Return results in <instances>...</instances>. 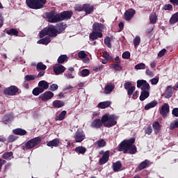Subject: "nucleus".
Returning a JSON list of instances; mask_svg holds the SVG:
<instances>
[{
  "label": "nucleus",
  "instance_id": "obj_1",
  "mask_svg": "<svg viewBox=\"0 0 178 178\" xmlns=\"http://www.w3.org/2000/svg\"><path fill=\"white\" fill-rule=\"evenodd\" d=\"M118 119H119V116L115 114L106 113L102 115V122L104 127H107L108 129H111V127H113V126H116L118 124Z\"/></svg>",
  "mask_w": 178,
  "mask_h": 178
},
{
  "label": "nucleus",
  "instance_id": "obj_2",
  "mask_svg": "<svg viewBox=\"0 0 178 178\" xmlns=\"http://www.w3.org/2000/svg\"><path fill=\"white\" fill-rule=\"evenodd\" d=\"M39 144H41V137L38 136L28 140L21 148L23 151H29V149H33V148L37 147Z\"/></svg>",
  "mask_w": 178,
  "mask_h": 178
},
{
  "label": "nucleus",
  "instance_id": "obj_3",
  "mask_svg": "<svg viewBox=\"0 0 178 178\" xmlns=\"http://www.w3.org/2000/svg\"><path fill=\"white\" fill-rule=\"evenodd\" d=\"M26 3L30 9H42L47 3V0H26Z\"/></svg>",
  "mask_w": 178,
  "mask_h": 178
},
{
  "label": "nucleus",
  "instance_id": "obj_4",
  "mask_svg": "<svg viewBox=\"0 0 178 178\" xmlns=\"http://www.w3.org/2000/svg\"><path fill=\"white\" fill-rule=\"evenodd\" d=\"M45 35H49V37H56L58 35V31L55 26L50 25L48 27H45L40 32V38H43Z\"/></svg>",
  "mask_w": 178,
  "mask_h": 178
},
{
  "label": "nucleus",
  "instance_id": "obj_5",
  "mask_svg": "<svg viewBox=\"0 0 178 178\" xmlns=\"http://www.w3.org/2000/svg\"><path fill=\"white\" fill-rule=\"evenodd\" d=\"M124 88L127 91V95L129 97H131L135 99L137 98V95H138V91H136V86H133V83L130 81L125 82L124 83ZM134 91H136L134 92Z\"/></svg>",
  "mask_w": 178,
  "mask_h": 178
},
{
  "label": "nucleus",
  "instance_id": "obj_6",
  "mask_svg": "<svg viewBox=\"0 0 178 178\" xmlns=\"http://www.w3.org/2000/svg\"><path fill=\"white\" fill-rule=\"evenodd\" d=\"M4 95L8 97H15V95H17V94H20L22 90L16 86H10L8 88H6L3 91Z\"/></svg>",
  "mask_w": 178,
  "mask_h": 178
},
{
  "label": "nucleus",
  "instance_id": "obj_7",
  "mask_svg": "<svg viewBox=\"0 0 178 178\" xmlns=\"http://www.w3.org/2000/svg\"><path fill=\"white\" fill-rule=\"evenodd\" d=\"M47 19H48L49 23H58L60 22L59 13H56L54 10H51L45 14Z\"/></svg>",
  "mask_w": 178,
  "mask_h": 178
},
{
  "label": "nucleus",
  "instance_id": "obj_8",
  "mask_svg": "<svg viewBox=\"0 0 178 178\" xmlns=\"http://www.w3.org/2000/svg\"><path fill=\"white\" fill-rule=\"evenodd\" d=\"M137 88H141L142 91H149V83L145 80H138L137 81Z\"/></svg>",
  "mask_w": 178,
  "mask_h": 178
},
{
  "label": "nucleus",
  "instance_id": "obj_9",
  "mask_svg": "<svg viewBox=\"0 0 178 178\" xmlns=\"http://www.w3.org/2000/svg\"><path fill=\"white\" fill-rule=\"evenodd\" d=\"M66 70V67L63 66L62 64H56L53 67V72L55 73L56 76H59V74H63L65 71Z\"/></svg>",
  "mask_w": 178,
  "mask_h": 178
},
{
  "label": "nucleus",
  "instance_id": "obj_10",
  "mask_svg": "<svg viewBox=\"0 0 178 178\" xmlns=\"http://www.w3.org/2000/svg\"><path fill=\"white\" fill-rule=\"evenodd\" d=\"M60 15V22H63V20H69L72 19V16H73V11L67 10L63 11L59 13Z\"/></svg>",
  "mask_w": 178,
  "mask_h": 178
},
{
  "label": "nucleus",
  "instance_id": "obj_11",
  "mask_svg": "<svg viewBox=\"0 0 178 178\" xmlns=\"http://www.w3.org/2000/svg\"><path fill=\"white\" fill-rule=\"evenodd\" d=\"M169 112H170V107L169 106V104L164 103V104L161 107L160 115H161V116L163 118H166Z\"/></svg>",
  "mask_w": 178,
  "mask_h": 178
},
{
  "label": "nucleus",
  "instance_id": "obj_12",
  "mask_svg": "<svg viewBox=\"0 0 178 178\" xmlns=\"http://www.w3.org/2000/svg\"><path fill=\"white\" fill-rule=\"evenodd\" d=\"M76 143H81L83 140H86V134L83 131H77L74 136Z\"/></svg>",
  "mask_w": 178,
  "mask_h": 178
},
{
  "label": "nucleus",
  "instance_id": "obj_13",
  "mask_svg": "<svg viewBox=\"0 0 178 178\" xmlns=\"http://www.w3.org/2000/svg\"><path fill=\"white\" fill-rule=\"evenodd\" d=\"M104 126V122H102V119H95L90 124V127L92 129H101Z\"/></svg>",
  "mask_w": 178,
  "mask_h": 178
},
{
  "label": "nucleus",
  "instance_id": "obj_14",
  "mask_svg": "<svg viewBox=\"0 0 178 178\" xmlns=\"http://www.w3.org/2000/svg\"><path fill=\"white\" fill-rule=\"evenodd\" d=\"M130 146L126 143L125 140H123L118 146V151L120 152H123V154H127L129 152V149Z\"/></svg>",
  "mask_w": 178,
  "mask_h": 178
},
{
  "label": "nucleus",
  "instance_id": "obj_15",
  "mask_svg": "<svg viewBox=\"0 0 178 178\" xmlns=\"http://www.w3.org/2000/svg\"><path fill=\"white\" fill-rule=\"evenodd\" d=\"M134 15H136V10L133 9L127 10L124 13V19L129 22L134 17Z\"/></svg>",
  "mask_w": 178,
  "mask_h": 178
},
{
  "label": "nucleus",
  "instance_id": "obj_16",
  "mask_svg": "<svg viewBox=\"0 0 178 178\" xmlns=\"http://www.w3.org/2000/svg\"><path fill=\"white\" fill-rule=\"evenodd\" d=\"M40 98L42 101L47 102V101H49L51 98H54V92L51 91H47L44 93L40 95Z\"/></svg>",
  "mask_w": 178,
  "mask_h": 178
},
{
  "label": "nucleus",
  "instance_id": "obj_17",
  "mask_svg": "<svg viewBox=\"0 0 178 178\" xmlns=\"http://www.w3.org/2000/svg\"><path fill=\"white\" fill-rule=\"evenodd\" d=\"M102 37H104L102 32H98L97 31H93L89 35V38L90 40H92V41H95V40H97L98 38H102Z\"/></svg>",
  "mask_w": 178,
  "mask_h": 178
},
{
  "label": "nucleus",
  "instance_id": "obj_18",
  "mask_svg": "<svg viewBox=\"0 0 178 178\" xmlns=\"http://www.w3.org/2000/svg\"><path fill=\"white\" fill-rule=\"evenodd\" d=\"M109 161V151H106L99 160V165H105Z\"/></svg>",
  "mask_w": 178,
  "mask_h": 178
},
{
  "label": "nucleus",
  "instance_id": "obj_19",
  "mask_svg": "<svg viewBox=\"0 0 178 178\" xmlns=\"http://www.w3.org/2000/svg\"><path fill=\"white\" fill-rule=\"evenodd\" d=\"M47 147H51V148L58 147L59 145H60V139L56 138L53 139L52 140H50L49 142H47Z\"/></svg>",
  "mask_w": 178,
  "mask_h": 178
},
{
  "label": "nucleus",
  "instance_id": "obj_20",
  "mask_svg": "<svg viewBox=\"0 0 178 178\" xmlns=\"http://www.w3.org/2000/svg\"><path fill=\"white\" fill-rule=\"evenodd\" d=\"M83 12L86 13V15H91L94 12V6L90 3L83 4Z\"/></svg>",
  "mask_w": 178,
  "mask_h": 178
},
{
  "label": "nucleus",
  "instance_id": "obj_21",
  "mask_svg": "<svg viewBox=\"0 0 178 178\" xmlns=\"http://www.w3.org/2000/svg\"><path fill=\"white\" fill-rule=\"evenodd\" d=\"M105 29V26L104 24L99 23V22H95L92 24V30L93 31H98L100 32L102 31Z\"/></svg>",
  "mask_w": 178,
  "mask_h": 178
},
{
  "label": "nucleus",
  "instance_id": "obj_22",
  "mask_svg": "<svg viewBox=\"0 0 178 178\" xmlns=\"http://www.w3.org/2000/svg\"><path fill=\"white\" fill-rule=\"evenodd\" d=\"M175 90H176V88L171 87L170 86H168L167 89L165 90V98H172L173 96V92H175Z\"/></svg>",
  "mask_w": 178,
  "mask_h": 178
},
{
  "label": "nucleus",
  "instance_id": "obj_23",
  "mask_svg": "<svg viewBox=\"0 0 178 178\" xmlns=\"http://www.w3.org/2000/svg\"><path fill=\"white\" fill-rule=\"evenodd\" d=\"M13 134H15V136H26L27 134V131L25 129H23L22 128H17L13 130Z\"/></svg>",
  "mask_w": 178,
  "mask_h": 178
},
{
  "label": "nucleus",
  "instance_id": "obj_24",
  "mask_svg": "<svg viewBox=\"0 0 178 178\" xmlns=\"http://www.w3.org/2000/svg\"><path fill=\"white\" fill-rule=\"evenodd\" d=\"M122 161H118L115 163H113V172H120L122 170Z\"/></svg>",
  "mask_w": 178,
  "mask_h": 178
},
{
  "label": "nucleus",
  "instance_id": "obj_25",
  "mask_svg": "<svg viewBox=\"0 0 178 178\" xmlns=\"http://www.w3.org/2000/svg\"><path fill=\"white\" fill-rule=\"evenodd\" d=\"M12 120H13V115L12 114H6L2 118V122L4 124H8Z\"/></svg>",
  "mask_w": 178,
  "mask_h": 178
},
{
  "label": "nucleus",
  "instance_id": "obj_26",
  "mask_svg": "<svg viewBox=\"0 0 178 178\" xmlns=\"http://www.w3.org/2000/svg\"><path fill=\"white\" fill-rule=\"evenodd\" d=\"M149 166V161L145 160L144 161H142L139 165L137 168L138 170H143V169H145L146 168H148Z\"/></svg>",
  "mask_w": 178,
  "mask_h": 178
},
{
  "label": "nucleus",
  "instance_id": "obj_27",
  "mask_svg": "<svg viewBox=\"0 0 178 178\" xmlns=\"http://www.w3.org/2000/svg\"><path fill=\"white\" fill-rule=\"evenodd\" d=\"M56 26H57L56 31L58 34H60V33H62L63 31H65V30H66V27H67L66 24H63V22L57 24Z\"/></svg>",
  "mask_w": 178,
  "mask_h": 178
},
{
  "label": "nucleus",
  "instance_id": "obj_28",
  "mask_svg": "<svg viewBox=\"0 0 178 178\" xmlns=\"http://www.w3.org/2000/svg\"><path fill=\"white\" fill-rule=\"evenodd\" d=\"M67 60H69V57H67V55L63 54L58 57L57 62L58 65H62L65 63V62H67Z\"/></svg>",
  "mask_w": 178,
  "mask_h": 178
},
{
  "label": "nucleus",
  "instance_id": "obj_29",
  "mask_svg": "<svg viewBox=\"0 0 178 178\" xmlns=\"http://www.w3.org/2000/svg\"><path fill=\"white\" fill-rule=\"evenodd\" d=\"M115 90V85L113 84H107L104 88V94H111L112 91Z\"/></svg>",
  "mask_w": 178,
  "mask_h": 178
},
{
  "label": "nucleus",
  "instance_id": "obj_30",
  "mask_svg": "<svg viewBox=\"0 0 178 178\" xmlns=\"http://www.w3.org/2000/svg\"><path fill=\"white\" fill-rule=\"evenodd\" d=\"M149 97V91L142 90L139 97L140 101H145Z\"/></svg>",
  "mask_w": 178,
  "mask_h": 178
},
{
  "label": "nucleus",
  "instance_id": "obj_31",
  "mask_svg": "<svg viewBox=\"0 0 178 178\" xmlns=\"http://www.w3.org/2000/svg\"><path fill=\"white\" fill-rule=\"evenodd\" d=\"M6 34L8 35H15V37H17L19 35V31L15 28H12L10 30H6Z\"/></svg>",
  "mask_w": 178,
  "mask_h": 178
},
{
  "label": "nucleus",
  "instance_id": "obj_32",
  "mask_svg": "<svg viewBox=\"0 0 178 178\" xmlns=\"http://www.w3.org/2000/svg\"><path fill=\"white\" fill-rule=\"evenodd\" d=\"M112 102L109 101L102 102L98 104V106L100 108V109H105L106 108H109Z\"/></svg>",
  "mask_w": 178,
  "mask_h": 178
},
{
  "label": "nucleus",
  "instance_id": "obj_33",
  "mask_svg": "<svg viewBox=\"0 0 178 178\" xmlns=\"http://www.w3.org/2000/svg\"><path fill=\"white\" fill-rule=\"evenodd\" d=\"M156 105H158V102L156 100H154L145 106V111H148L151 109V108H155Z\"/></svg>",
  "mask_w": 178,
  "mask_h": 178
},
{
  "label": "nucleus",
  "instance_id": "obj_34",
  "mask_svg": "<svg viewBox=\"0 0 178 178\" xmlns=\"http://www.w3.org/2000/svg\"><path fill=\"white\" fill-rule=\"evenodd\" d=\"M38 86L40 87V88H43V91H45V90H48V88H49V83H48V82L46 81H39Z\"/></svg>",
  "mask_w": 178,
  "mask_h": 178
},
{
  "label": "nucleus",
  "instance_id": "obj_35",
  "mask_svg": "<svg viewBox=\"0 0 178 178\" xmlns=\"http://www.w3.org/2000/svg\"><path fill=\"white\" fill-rule=\"evenodd\" d=\"M51 42V38L49 36L42 38L38 41V44H42V45H48Z\"/></svg>",
  "mask_w": 178,
  "mask_h": 178
},
{
  "label": "nucleus",
  "instance_id": "obj_36",
  "mask_svg": "<svg viewBox=\"0 0 178 178\" xmlns=\"http://www.w3.org/2000/svg\"><path fill=\"white\" fill-rule=\"evenodd\" d=\"M44 92V88L39 87L35 88L33 91L32 94L35 95V97H38L40 94H42Z\"/></svg>",
  "mask_w": 178,
  "mask_h": 178
},
{
  "label": "nucleus",
  "instance_id": "obj_37",
  "mask_svg": "<svg viewBox=\"0 0 178 178\" xmlns=\"http://www.w3.org/2000/svg\"><path fill=\"white\" fill-rule=\"evenodd\" d=\"M149 20L151 24H155L158 21V16L156 15V13H152L149 15Z\"/></svg>",
  "mask_w": 178,
  "mask_h": 178
},
{
  "label": "nucleus",
  "instance_id": "obj_38",
  "mask_svg": "<svg viewBox=\"0 0 178 178\" xmlns=\"http://www.w3.org/2000/svg\"><path fill=\"white\" fill-rule=\"evenodd\" d=\"M65 105V102H62V100H55L53 102V106L54 108H63Z\"/></svg>",
  "mask_w": 178,
  "mask_h": 178
},
{
  "label": "nucleus",
  "instance_id": "obj_39",
  "mask_svg": "<svg viewBox=\"0 0 178 178\" xmlns=\"http://www.w3.org/2000/svg\"><path fill=\"white\" fill-rule=\"evenodd\" d=\"M66 115H67V111H63L58 115H57L55 118V120L56 121L63 120V119H65V118H66Z\"/></svg>",
  "mask_w": 178,
  "mask_h": 178
},
{
  "label": "nucleus",
  "instance_id": "obj_40",
  "mask_svg": "<svg viewBox=\"0 0 178 178\" xmlns=\"http://www.w3.org/2000/svg\"><path fill=\"white\" fill-rule=\"evenodd\" d=\"M3 159H6L7 161H10V159H13V152H5L2 156Z\"/></svg>",
  "mask_w": 178,
  "mask_h": 178
},
{
  "label": "nucleus",
  "instance_id": "obj_41",
  "mask_svg": "<svg viewBox=\"0 0 178 178\" xmlns=\"http://www.w3.org/2000/svg\"><path fill=\"white\" fill-rule=\"evenodd\" d=\"M178 22V12L172 15L170 19V24H175Z\"/></svg>",
  "mask_w": 178,
  "mask_h": 178
},
{
  "label": "nucleus",
  "instance_id": "obj_42",
  "mask_svg": "<svg viewBox=\"0 0 178 178\" xmlns=\"http://www.w3.org/2000/svg\"><path fill=\"white\" fill-rule=\"evenodd\" d=\"M152 127L154 130L155 134H158L161 130V124H159L158 122H154L152 124Z\"/></svg>",
  "mask_w": 178,
  "mask_h": 178
},
{
  "label": "nucleus",
  "instance_id": "obj_43",
  "mask_svg": "<svg viewBox=\"0 0 178 178\" xmlns=\"http://www.w3.org/2000/svg\"><path fill=\"white\" fill-rule=\"evenodd\" d=\"M103 58L106 59L109 63H115V59H113V58H112V56H111L106 51L103 53Z\"/></svg>",
  "mask_w": 178,
  "mask_h": 178
},
{
  "label": "nucleus",
  "instance_id": "obj_44",
  "mask_svg": "<svg viewBox=\"0 0 178 178\" xmlns=\"http://www.w3.org/2000/svg\"><path fill=\"white\" fill-rule=\"evenodd\" d=\"M87 151V149H86V147H83V146H79L75 148V152H76L77 154H86Z\"/></svg>",
  "mask_w": 178,
  "mask_h": 178
},
{
  "label": "nucleus",
  "instance_id": "obj_45",
  "mask_svg": "<svg viewBox=\"0 0 178 178\" xmlns=\"http://www.w3.org/2000/svg\"><path fill=\"white\" fill-rule=\"evenodd\" d=\"M96 145L99 148H102L106 145V142L104 139H100L95 143Z\"/></svg>",
  "mask_w": 178,
  "mask_h": 178
},
{
  "label": "nucleus",
  "instance_id": "obj_46",
  "mask_svg": "<svg viewBox=\"0 0 178 178\" xmlns=\"http://www.w3.org/2000/svg\"><path fill=\"white\" fill-rule=\"evenodd\" d=\"M47 69V65H44V63L40 62L36 65V70L38 72H40V70H45Z\"/></svg>",
  "mask_w": 178,
  "mask_h": 178
},
{
  "label": "nucleus",
  "instance_id": "obj_47",
  "mask_svg": "<svg viewBox=\"0 0 178 178\" xmlns=\"http://www.w3.org/2000/svg\"><path fill=\"white\" fill-rule=\"evenodd\" d=\"M129 154H131V155H134L137 152V147H136V145H131L129 147Z\"/></svg>",
  "mask_w": 178,
  "mask_h": 178
},
{
  "label": "nucleus",
  "instance_id": "obj_48",
  "mask_svg": "<svg viewBox=\"0 0 178 178\" xmlns=\"http://www.w3.org/2000/svg\"><path fill=\"white\" fill-rule=\"evenodd\" d=\"M111 67L115 70V72H120L123 70V67L120 66V64H111Z\"/></svg>",
  "mask_w": 178,
  "mask_h": 178
},
{
  "label": "nucleus",
  "instance_id": "obj_49",
  "mask_svg": "<svg viewBox=\"0 0 178 178\" xmlns=\"http://www.w3.org/2000/svg\"><path fill=\"white\" fill-rule=\"evenodd\" d=\"M136 70H144L145 69V64L144 63H140L135 65Z\"/></svg>",
  "mask_w": 178,
  "mask_h": 178
},
{
  "label": "nucleus",
  "instance_id": "obj_50",
  "mask_svg": "<svg viewBox=\"0 0 178 178\" xmlns=\"http://www.w3.org/2000/svg\"><path fill=\"white\" fill-rule=\"evenodd\" d=\"M104 44L108 48H112V44L111 43V38L109 36L104 39Z\"/></svg>",
  "mask_w": 178,
  "mask_h": 178
},
{
  "label": "nucleus",
  "instance_id": "obj_51",
  "mask_svg": "<svg viewBox=\"0 0 178 178\" xmlns=\"http://www.w3.org/2000/svg\"><path fill=\"white\" fill-rule=\"evenodd\" d=\"M141 42V38H140V36H136L134 39V47H138V45H140V43Z\"/></svg>",
  "mask_w": 178,
  "mask_h": 178
},
{
  "label": "nucleus",
  "instance_id": "obj_52",
  "mask_svg": "<svg viewBox=\"0 0 178 178\" xmlns=\"http://www.w3.org/2000/svg\"><path fill=\"white\" fill-rule=\"evenodd\" d=\"M163 10H173V6H172V4H165L163 8H162Z\"/></svg>",
  "mask_w": 178,
  "mask_h": 178
},
{
  "label": "nucleus",
  "instance_id": "obj_53",
  "mask_svg": "<svg viewBox=\"0 0 178 178\" xmlns=\"http://www.w3.org/2000/svg\"><path fill=\"white\" fill-rule=\"evenodd\" d=\"M78 57L80 59H86V58H87V54H86L84 51H81L78 53Z\"/></svg>",
  "mask_w": 178,
  "mask_h": 178
},
{
  "label": "nucleus",
  "instance_id": "obj_54",
  "mask_svg": "<svg viewBox=\"0 0 178 178\" xmlns=\"http://www.w3.org/2000/svg\"><path fill=\"white\" fill-rule=\"evenodd\" d=\"M125 143L129 146L131 147V145H134L133 144H134L136 143V138H131L130 139H128L127 140H125Z\"/></svg>",
  "mask_w": 178,
  "mask_h": 178
},
{
  "label": "nucleus",
  "instance_id": "obj_55",
  "mask_svg": "<svg viewBox=\"0 0 178 178\" xmlns=\"http://www.w3.org/2000/svg\"><path fill=\"white\" fill-rule=\"evenodd\" d=\"M152 133V127L149 125L147 129H145V134L150 136Z\"/></svg>",
  "mask_w": 178,
  "mask_h": 178
},
{
  "label": "nucleus",
  "instance_id": "obj_56",
  "mask_svg": "<svg viewBox=\"0 0 178 178\" xmlns=\"http://www.w3.org/2000/svg\"><path fill=\"white\" fill-rule=\"evenodd\" d=\"M17 138H19V137L15 135H10L8 137V143H14Z\"/></svg>",
  "mask_w": 178,
  "mask_h": 178
},
{
  "label": "nucleus",
  "instance_id": "obj_57",
  "mask_svg": "<svg viewBox=\"0 0 178 178\" xmlns=\"http://www.w3.org/2000/svg\"><path fill=\"white\" fill-rule=\"evenodd\" d=\"M76 12H83L84 10V5L81 6H76L74 8Z\"/></svg>",
  "mask_w": 178,
  "mask_h": 178
},
{
  "label": "nucleus",
  "instance_id": "obj_58",
  "mask_svg": "<svg viewBox=\"0 0 178 178\" xmlns=\"http://www.w3.org/2000/svg\"><path fill=\"white\" fill-rule=\"evenodd\" d=\"M104 69V65H98L97 67H93V72H95V73H97V72H99Z\"/></svg>",
  "mask_w": 178,
  "mask_h": 178
},
{
  "label": "nucleus",
  "instance_id": "obj_59",
  "mask_svg": "<svg viewBox=\"0 0 178 178\" xmlns=\"http://www.w3.org/2000/svg\"><path fill=\"white\" fill-rule=\"evenodd\" d=\"M25 80L26 81H31L33 80H35V77L34 75H26L25 76Z\"/></svg>",
  "mask_w": 178,
  "mask_h": 178
},
{
  "label": "nucleus",
  "instance_id": "obj_60",
  "mask_svg": "<svg viewBox=\"0 0 178 178\" xmlns=\"http://www.w3.org/2000/svg\"><path fill=\"white\" fill-rule=\"evenodd\" d=\"M81 74L83 76V77H86L90 74V70L84 69L81 72Z\"/></svg>",
  "mask_w": 178,
  "mask_h": 178
},
{
  "label": "nucleus",
  "instance_id": "obj_61",
  "mask_svg": "<svg viewBox=\"0 0 178 178\" xmlns=\"http://www.w3.org/2000/svg\"><path fill=\"white\" fill-rule=\"evenodd\" d=\"M122 58L123 59H130V52L125 51L122 54Z\"/></svg>",
  "mask_w": 178,
  "mask_h": 178
},
{
  "label": "nucleus",
  "instance_id": "obj_62",
  "mask_svg": "<svg viewBox=\"0 0 178 178\" xmlns=\"http://www.w3.org/2000/svg\"><path fill=\"white\" fill-rule=\"evenodd\" d=\"M59 87L57 84L53 83L51 86H50V90L51 91H56Z\"/></svg>",
  "mask_w": 178,
  "mask_h": 178
},
{
  "label": "nucleus",
  "instance_id": "obj_63",
  "mask_svg": "<svg viewBox=\"0 0 178 178\" xmlns=\"http://www.w3.org/2000/svg\"><path fill=\"white\" fill-rule=\"evenodd\" d=\"M165 54H166V49H161L158 54L159 58H162Z\"/></svg>",
  "mask_w": 178,
  "mask_h": 178
},
{
  "label": "nucleus",
  "instance_id": "obj_64",
  "mask_svg": "<svg viewBox=\"0 0 178 178\" xmlns=\"http://www.w3.org/2000/svg\"><path fill=\"white\" fill-rule=\"evenodd\" d=\"M172 114L175 118H178V108H173L172 111Z\"/></svg>",
  "mask_w": 178,
  "mask_h": 178
}]
</instances>
